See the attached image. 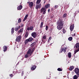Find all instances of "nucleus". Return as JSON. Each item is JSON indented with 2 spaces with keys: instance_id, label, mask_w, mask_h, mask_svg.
I'll return each instance as SVG.
<instances>
[{
  "instance_id": "f257e3e1",
  "label": "nucleus",
  "mask_w": 79,
  "mask_h": 79,
  "mask_svg": "<svg viewBox=\"0 0 79 79\" xmlns=\"http://www.w3.org/2000/svg\"><path fill=\"white\" fill-rule=\"evenodd\" d=\"M58 25L59 26H63L64 25V22L62 19H59L58 21L57 22Z\"/></svg>"
},
{
  "instance_id": "f03ea898",
  "label": "nucleus",
  "mask_w": 79,
  "mask_h": 79,
  "mask_svg": "<svg viewBox=\"0 0 79 79\" xmlns=\"http://www.w3.org/2000/svg\"><path fill=\"white\" fill-rule=\"evenodd\" d=\"M46 9L44 7H42L41 9H40V12H41V13H42L43 12V15H45L46 13Z\"/></svg>"
},
{
  "instance_id": "7ed1b4c3",
  "label": "nucleus",
  "mask_w": 79,
  "mask_h": 79,
  "mask_svg": "<svg viewBox=\"0 0 79 79\" xmlns=\"http://www.w3.org/2000/svg\"><path fill=\"white\" fill-rule=\"evenodd\" d=\"M75 73L77 74V75L79 76V68H76L74 70Z\"/></svg>"
},
{
  "instance_id": "20e7f679",
  "label": "nucleus",
  "mask_w": 79,
  "mask_h": 79,
  "mask_svg": "<svg viewBox=\"0 0 79 79\" xmlns=\"http://www.w3.org/2000/svg\"><path fill=\"white\" fill-rule=\"evenodd\" d=\"M42 6V5L41 3L39 4H36L35 8L36 10H38V9H40L41 8V7Z\"/></svg>"
},
{
  "instance_id": "39448f33",
  "label": "nucleus",
  "mask_w": 79,
  "mask_h": 79,
  "mask_svg": "<svg viewBox=\"0 0 79 79\" xmlns=\"http://www.w3.org/2000/svg\"><path fill=\"white\" fill-rule=\"evenodd\" d=\"M21 36H19L17 37L16 39V42H20L21 41Z\"/></svg>"
},
{
  "instance_id": "423d86ee",
  "label": "nucleus",
  "mask_w": 79,
  "mask_h": 79,
  "mask_svg": "<svg viewBox=\"0 0 79 79\" xmlns=\"http://www.w3.org/2000/svg\"><path fill=\"white\" fill-rule=\"evenodd\" d=\"M31 35L35 39V37H36V36H37V34L35 32H33L31 33Z\"/></svg>"
},
{
  "instance_id": "0eeeda50",
  "label": "nucleus",
  "mask_w": 79,
  "mask_h": 79,
  "mask_svg": "<svg viewBox=\"0 0 79 79\" xmlns=\"http://www.w3.org/2000/svg\"><path fill=\"white\" fill-rule=\"evenodd\" d=\"M74 24H72L70 26V29L71 31H73V30L74 29Z\"/></svg>"
},
{
  "instance_id": "6e6552de",
  "label": "nucleus",
  "mask_w": 79,
  "mask_h": 79,
  "mask_svg": "<svg viewBox=\"0 0 79 79\" xmlns=\"http://www.w3.org/2000/svg\"><path fill=\"white\" fill-rule=\"evenodd\" d=\"M57 27L58 30H61V29H62L63 28V26L58 25Z\"/></svg>"
},
{
  "instance_id": "1a4fd4ad",
  "label": "nucleus",
  "mask_w": 79,
  "mask_h": 79,
  "mask_svg": "<svg viewBox=\"0 0 79 79\" xmlns=\"http://www.w3.org/2000/svg\"><path fill=\"white\" fill-rule=\"evenodd\" d=\"M30 8H32L33 6H34V3L32 2H31L30 4H29Z\"/></svg>"
},
{
  "instance_id": "9d476101",
  "label": "nucleus",
  "mask_w": 79,
  "mask_h": 79,
  "mask_svg": "<svg viewBox=\"0 0 79 79\" xmlns=\"http://www.w3.org/2000/svg\"><path fill=\"white\" fill-rule=\"evenodd\" d=\"M22 8H23V6L21 5H20L19 6H18L17 7V9L18 10H21Z\"/></svg>"
},
{
  "instance_id": "9b49d317",
  "label": "nucleus",
  "mask_w": 79,
  "mask_h": 79,
  "mask_svg": "<svg viewBox=\"0 0 79 79\" xmlns=\"http://www.w3.org/2000/svg\"><path fill=\"white\" fill-rule=\"evenodd\" d=\"M36 65H33L31 68V70H35L36 68Z\"/></svg>"
},
{
  "instance_id": "f8f14e48",
  "label": "nucleus",
  "mask_w": 79,
  "mask_h": 79,
  "mask_svg": "<svg viewBox=\"0 0 79 79\" xmlns=\"http://www.w3.org/2000/svg\"><path fill=\"white\" fill-rule=\"evenodd\" d=\"M33 27H31V26L30 27H28L27 29V31H30V30H31V31H32V30H33Z\"/></svg>"
},
{
  "instance_id": "ddd939ff",
  "label": "nucleus",
  "mask_w": 79,
  "mask_h": 79,
  "mask_svg": "<svg viewBox=\"0 0 79 79\" xmlns=\"http://www.w3.org/2000/svg\"><path fill=\"white\" fill-rule=\"evenodd\" d=\"M23 29H24L23 28L20 29V30L18 31V33H21L22 34L23 32Z\"/></svg>"
},
{
  "instance_id": "4468645a",
  "label": "nucleus",
  "mask_w": 79,
  "mask_h": 79,
  "mask_svg": "<svg viewBox=\"0 0 79 79\" xmlns=\"http://www.w3.org/2000/svg\"><path fill=\"white\" fill-rule=\"evenodd\" d=\"M73 69H74V66L72 65L70 67L69 70V71H72Z\"/></svg>"
},
{
  "instance_id": "2eb2a0df",
  "label": "nucleus",
  "mask_w": 79,
  "mask_h": 79,
  "mask_svg": "<svg viewBox=\"0 0 79 79\" xmlns=\"http://www.w3.org/2000/svg\"><path fill=\"white\" fill-rule=\"evenodd\" d=\"M50 4H46V5H45V8L46 9H47V8H49V7H50Z\"/></svg>"
},
{
  "instance_id": "dca6fc26",
  "label": "nucleus",
  "mask_w": 79,
  "mask_h": 79,
  "mask_svg": "<svg viewBox=\"0 0 79 79\" xmlns=\"http://www.w3.org/2000/svg\"><path fill=\"white\" fill-rule=\"evenodd\" d=\"M3 51L4 52H6V50H7V47H6V46H4L3 47Z\"/></svg>"
},
{
  "instance_id": "f3484780",
  "label": "nucleus",
  "mask_w": 79,
  "mask_h": 79,
  "mask_svg": "<svg viewBox=\"0 0 79 79\" xmlns=\"http://www.w3.org/2000/svg\"><path fill=\"white\" fill-rule=\"evenodd\" d=\"M28 35H29V33L27 31L25 35V38H27V37H28Z\"/></svg>"
},
{
  "instance_id": "a211bd4d",
  "label": "nucleus",
  "mask_w": 79,
  "mask_h": 79,
  "mask_svg": "<svg viewBox=\"0 0 79 79\" xmlns=\"http://www.w3.org/2000/svg\"><path fill=\"white\" fill-rule=\"evenodd\" d=\"M78 51H79V48H78L77 49L74 51V55H76V53L77 52H78Z\"/></svg>"
},
{
  "instance_id": "6ab92c4d",
  "label": "nucleus",
  "mask_w": 79,
  "mask_h": 79,
  "mask_svg": "<svg viewBox=\"0 0 79 79\" xmlns=\"http://www.w3.org/2000/svg\"><path fill=\"white\" fill-rule=\"evenodd\" d=\"M40 2H41V0H37L36 2V4H40Z\"/></svg>"
},
{
  "instance_id": "aec40b11",
  "label": "nucleus",
  "mask_w": 79,
  "mask_h": 79,
  "mask_svg": "<svg viewBox=\"0 0 79 79\" xmlns=\"http://www.w3.org/2000/svg\"><path fill=\"white\" fill-rule=\"evenodd\" d=\"M28 40L29 42H32L33 40V38L30 37Z\"/></svg>"
},
{
  "instance_id": "412c9836",
  "label": "nucleus",
  "mask_w": 79,
  "mask_h": 79,
  "mask_svg": "<svg viewBox=\"0 0 79 79\" xmlns=\"http://www.w3.org/2000/svg\"><path fill=\"white\" fill-rule=\"evenodd\" d=\"M79 48V43H78L76 44V48Z\"/></svg>"
},
{
  "instance_id": "4be33fe9",
  "label": "nucleus",
  "mask_w": 79,
  "mask_h": 79,
  "mask_svg": "<svg viewBox=\"0 0 79 79\" xmlns=\"http://www.w3.org/2000/svg\"><path fill=\"white\" fill-rule=\"evenodd\" d=\"M31 49H29L27 52V54H28V55H29V54L31 53Z\"/></svg>"
},
{
  "instance_id": "5701e85b",
  "label": "nucleus",
  "mask_w": 79,
  "mask_h": 79,
  "mask_svg": "<svg viewBox=\"0 0 79 79\" xmlns=\"http://www.w3.org/2000/svg\"><path fill=\"white\" fill-rule=\"evenodd\" d=\"M14 31H15V28H12L11 29V33L12 34H13L14 33Z\"/></svg>"
},
{
  "instance_id": "b1692460",
  "label": "nucleus",
  "mask_w": 79,
  "mask_h": 79,
  "mask_svg": "<svg viewBox=\"0 0 79 79\" xmlns=\"http://www.w3.org/2000/svg\"><path fill=\"white\" fill-rule=\"evenodd\" d=\"M68 56L69 58L71 57V53L69 52L68 54Z\"/></svg>"
},
{
  "instance_id": "393cba45",
  "label": "nucleus",
  "mask_w": 79,
  "mask_h": 79,
  "mask_svg": "<svg viewBox=\"0 0 79 79\" xmlns=\"http://www.w3.org/2000/svg\"><path fill=\"white\" fill-rule=\"evenodd\" d=\"M29 40L28 39H27L26 40H25V44H27V43H28V42H29Z\"/></svg>"
},
{
  "instance_id": "a878e982",
  "label": "nucleus",
  "mask_w": 79,
  "mask_h": 79,
  "mask_svg": "<svg viewBox=\"0 0 79 79\" xmlns=\"http://www.w3.org/2000/svg\"><path fill=\"white\" fill-rule=\"evenodd\" d=\"M68 40L69 41H71V40H73V37H70L69 38Z\"/></svg>"
},
{
  "instance_id": "bb28decb",
  "label": "nucleus",
  "mask_w": 79,
  "mask_h": 79,
  "mask_svg": "<svg viewBox=\"0 0 79 79\" xmlns=\"http://www.w3.org/2000/svg\"><path fill=\"white\" fill-rule=\"evenodd\" d=\"M77 78H78V77L77 75H75L74 76L73 79H77Z\"/></svg>"
},
{
  "instance_id": "cd10ccee",
  "label": "nucleus",
  "mask_w": 79,
  "mask_h": 79,
  "mask_svg": "<svg viewBox=\"0 0 79 79\" xmlns=\"http://www.w3.org/2000/svg\"><path fill=\"white\" fill-rule=\"evenodd\" d=\"M57 70L58 71H63V69L60 68H58Z\"/></svg>"
},
{
  "instance_id": "c85d7f7f",
  "label": "nucleus",
  "mask_w": 79,
  "mask_h": 79,
  "mask_svg": "<svg viewBox=\"0 0 79 79\" xmlns=\"http://www.w3.org/2000/svg\"><path fill=\"white\" fill-rule=\"evenodd\" d=\"M63 50H64V48H61V50L60 51V53H62V52H63Z\"/></svg>"
},
{
  "instance_id": "c756f323",
  "label": "nucleus",
  "mask_w": 79,
  "mask_h": 79,
  "mask_svg": "<svg viewBox=\"0 0 79 79\" xmlns=\"http://www.w3.org/2000/svg\"><path fill=\"white\" fill-rule=\"evenodd\" d=\"M44 24V23L43 22H41V25H40V27H41V28H42V27H43V25Z\"/></svg>"
},
{
  "instance_id": "7c9ffc66",
  "label": "nucleus",
  "mask_w": 79,
  "mask_h": 79,
  "mask_svg": "<svg viewBox=\"0 0 79 79\" xmlns=\"http://www.w3.org/2000/svg\"><path fill=\"white\" fill-rule=\"evenodd\" d=\"M25 57L26 58H28V57H29V55H28V54H27L25 55Z\"/></svg>"
},
{
  "instance_id": "2f4dec72",
  "label": "nucleus",
  "mask_w": 79,
  "mask_h": 79,
  "mask_svg": "<svg viewBox=\"0 0 79 79\" xmlns=\"http://www.w3.org/2000/svg\"><path fill=\"white\" fill-rule=\"evenodd\" d=\"M63 32L64 34H65L66 33V30H65V29L64 28L63 30Z\"/></svg>"
},
{
  "instance_id": "473e14b6",
  "label": "nucleus",
  "mask_w": 79,
  "mask_h": 79,
  "mask_svg": "<svg viewBox=\"0 0 79 79\" xmlns=\"http://www.w3.org/2000/svg\"><path fill=\"white\" fill-rule=\"evenodd\" d=\"M67 15V14H66V13L64 14L63 16V18H65Z\"/></svg>"
},
{
  "instance_id": "72a5a7b5",
  "label": "nucleus",
  "mask_w": 79,
  "mask_h": 79,
  "mask_svg": "<svg viewBox=\"0 0 79 79\" xmlns=\"http://www.w3.org/2000/svg\"><path fill=\"white\" fill-rule=\"evenodd\" d=\"M35 50V48H34L33 49H32V50H31V53H33V52H34V50Z\"/></svg>"
},
{
  "instance_id": "f704fd0d",
  "label": "nucleus",
  "mask_w": 79,
  "mask_h": 79,
  "mask_svg": "<svg viewBox=\"0 0 79 79\" xmlns=\"http://www.w3.org/2000/svg\"><path fill=\"white\" fill-rule=\"evenodd\" d=\"M18 23H21V19L20 18L18 20Z\"/></svg>"
},
{
  "instance_id": "c9c22d12",
  "label": "nucleus",
  "mask_w": 79,
  "mask_h": 79,
  "mask_svg": "<svg viewBox=\"0 0 79 79\" xmlns=\"http://www.w3.org/2000/svg\"><path fill=\"white\" fill-rule=\"evenodd\" d=\"M58 6H59L58 5H55L54 6V8L55 9H56V8H58Z\"/></svg>"
},
{
  "instance_id": "e433bc0d",
  "label": "nucleus",
  "mask_w": 79,
  "mask_h": 79,
  "mask_svg": "<svg viewBox=\"0 0 79 79\" xmlns=\"http://www.w3.org/2000/svg\"><path fill=\"white\" fill-rule=\"evenodd\" d=\"M24 71L23 70L22 71V73L21 74L22 76H23L24 75Z\"/></svg>"
},
{
  "instance_id": "4c0bfd02",
  "label": "nucleus",
  "mask_w": 79,
  "mask_h": 79,
  "mask_svg": "<svg viewBox=\"0 0 79 79\" xmlns=\"http://www.w3.org/2000/svg\"><path fill=\"white\" fill-rule=\"evenodd\" d=\"M48 26H46V31H47L48 30Z\"/></svg>"
},
{
  "instance_id": "58836bf2",
  "label": "nucleus",
  "mask_w": 79,
  "mask_h": 79,
  "mask_svg": "<svg viewBox=\"0 0 79 79\" xmlns=\"http://www.w3.org/2000/svg\"><path fill=\"white\" fill-rule=\"evenodd\" d=\"M13 74H10L9 75V77H13Z\"/></svg>"
},
{
  "instance_id": "ea45409f",
  "label": "nucleus",
  "mask_w": 79,
  "mask_h": 79,
  "mask_svg": "<svg viewBox=\"0 0 79 79\" xmlns=\"http://www.w3.org/2000/svg\"><path fill=\"white\" fill-rule=\"evenodd\" d=\"M46 37H47L46 35H44V36H43V38L44 39H46Z\"/></svg>"
},
{
  "instance_id": "a19ab883",
  "label": "nucleus",
  "mask_w": 79,
  "mask_h": 79,
  "mask_svg": "<svg viewBox=\"0 0 79 79\" xmlns=\"http://www.w3.org/2000/svg\"><path fill=\"white\" fill-rule=\"evenodd\" d=\"M50 79V76H48L47 77V79Z\"/></svg>"
},
{
  "instance_id": "79ce46f5",
  "label": "nucleus",
  "mask_w": 79,
  "mask_h": 79,
  "mask_svg": "<svg viewBox=\"0 0 79 79\" xmlns=\"http://www.w3.org/2000/svg\"><path fill=\"white\" fill-rule=\"evenodd\" d=\"M17 28L18 29H19L21 28V26H19L17 27Z\"/></svg>"
},
{
  "instance_id": "37998d69",
  "label": "nucleus",
  "mask_w": 79,
  "mask_h": 79,
  "mask_svg": "<svg viewBox=\"0 0 79 79\" xmlns=\"http://www.w3.org/2000/svg\"><path fill=\"white\" fill-rule=\"evenodd\" d=\"M27 19V18H26V17H24L23 20V21H25Z\"/></svg>"
},
{
  "instance_id": "c03bdc74",
  "label": "nucleus",
  "mask_w": 79,
  "mask_h": 79,
  "mask_svg": "<svg viewBox=\"0 0 79 79\" xmlns=\"http://www.w3.org/2000/svg\"><path fill=\"white\" fill-rule=\"evenodd\" d=\"M66 48H64V53H65V52H66Z\"/></svg>"
},
{
  "instance_id": "a18cd8bd",
  "label": "nucleus",
  "mask_w": 79,
  "mask_h": 79,
  "mask_svg": "<svg viewBox=\"0 0 79 79\" xmlns=\"http://www.w3.org/2000/svg\"><path fill=\"white\" fill-rule=\"evenodd\" d=\"M27 17H28V14H27V15H26V16H25V18H26L27 19Z\"/></svg>"
},
{
  "instance_id": "49530a36",
  "label": "nucleus",
  "mask_w": 79,
  "mask_h": 79,
  "mask_svg": "<svg viewBox=\"0 0 79 79\" xmlns=\"http://www.w3.org/2000/svg\"><path fill=\"white\" fill-rule=\"evenodd\" d=\"M18 29L17 27L15 29V31H18Z\"/></svg>"
},
{
  "instance_id": "de8ad7c7",
  "label": "nucleus",
  "mask_w": 79,
  "mask_h": 79,
  "mask_svg": "<svg viewBox=\"0 0 79 79\" xmlns=\"http://www.w3.org/2000/svg\"><path fill=\"white\" fill-rule=\"evenodd\" d=\"M72 36H73V37H74L76 36V34L74 33L72 35Z\"/></svg>"
},
{
  "instance_id": "09e8293b",
  "label": "nucleus",
  "mask_w": 79,
  "mask_h": 79,
  "mask_svg": "<svg viewBox=\"0 0 79 79\" xmlns=\"http://www.w3.org/2000/svg\"><path fill=\"white\" fill-rule=\"evenodd\" d=\"M24 26V24H21V27H23Z\"/></svg>"
},
{
  "instance_id": "8fccbe9b",
  "label": "nucleus",
  "mask_w": 79,
  "mask_h": 79,
  "mask_svg": "<svg viewBox=\"0 0 79 79\" xmlns=\"http://www.w3.org/2000/svg\"><path fill=\"white\" fill-rule=\"evenodd\" d=\"M51 39H52V37H50L48 39V40H51Z\"/></svg>"
},
{
  "instance_id": "3c124183",
  "label": "nucleus",
  "mask_w": 79,
  "mask_h": 79,
  "mask_svg": "<svg viewBox=\"0 0 79 79\" xmlns=\"http://www.w3.org/2000/svg\"><path fill=\"white\" fill-rule=\"evenodd\" d=\"M31 2H27V3H28V4H29H29H30V3H31Z\"/></svg>"
},
{
  "instance_id": "603ef678",
  "label": "nucleus",
  "mask_w": 79,
  "mask_h": 79,
  "mask_svg": "<svg viewBox=\"0 0 79 79\" xmlns=\"http://www.w3.org/2000/svg\"><path fill=\"white\" fill-rule=\"evenodd\" d=\"M48 13L50 12V9H49L48 10Z\"/></svg>"
},
{
  "instance_id": "864d4df0",
  "label": "nucleus",
  "mask_w": 79,
  "mask_h": 79,
  "mask_svg": "<svg viewBox=\"0 0 79 79\" xmlns=\"http://www.w3.org/2000/svg\"><path fill=\"white\" fill-rule=\"evenodd\" d=\"M31 55H32V53H31H31L30 54V56H31Z\"/></svg>"
},
{
  "instance_id": "5fc2aeb1",
  "label": "nucleus",
  "mask_w": 79,
  "mask_h": 79,
  "mask_svg": "<svg viewBox=\"0 0 79 79\" xmlns=\"http://www.w3.org/2000/svg\"><path fill=\"white\" fill-rule=\"evenodd\" d=\"M15 73V71H13V73Z\"/></svg>"
},
{
  "instance_id": "6e6d98bb",
  "label": "nucleus",
  "mask_w": 79,
  "mask_h": 79,
  "mask_svg": "<svg viewBox=\"0 0 79 79\" xmlns=\"http://www.w3.org/2000/svg\"><path fill=\"white\" fill-rule=\"evenodd\" d=\"M77 3H79V1H78Z\"/></svg>"
},
{
  "instance_id": "4d7b16f0",
  "label": "nucleus",
  "mask_w": 79,
  "mask_h": 79,
  "mask_svg": "<svg viewBox=\"0 0 79 79\" xmlns=\"http://www.w3.org/2000/svg\"><path fill=\"white\" fill-rule=\"evenodd\" d=\"M21 3H22V2H21V3H20V4H21Z\"/></svg>"
},
{
  "instance_id": "13d9d810",
  "label": "nucleus",
  "mask_w": 79,
  "mask_h": 79,
  "mask_svg": "<svg viewBox=\"0 0 79 79\" xmlns=\"http://www.w3.org/2000/svg\"><path fill=\"white\" fill-rule=\"evenodd\" d=\"M75 47V46L74 47V48Z\"/></svg>"
}]
</instances>
